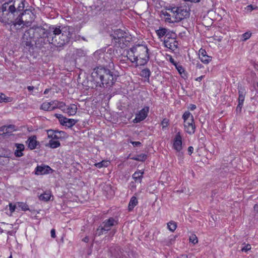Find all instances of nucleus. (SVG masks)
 I'll return each instance as SVG.
<instances>
[{
    "label": "nucleus",
    "instance_id": "obj_1",
    "mask_svg": "<svg viewBox=\"0 0 258 258\" xmlns=\"http://www.w3.org/2000/svg\"><path fill=\"white\" fill-rule=\"evenodd\" d=\"M115 70L114 62L109 59L108 64H100L93 70L91 77L96 83L95 87H110L116 82L119 76Z\"/></svg>",
    "mask_w": 258,
    "mask_h": 258
},
{
    "label": "nucleus",
    "instance_id": "obj_2",
    "mask_svg": "<svg viewBox=\"0 0 258 258\" xmlns=\"http://www.w3.org/2000/svg\"><path fill=\"white\" fill-rule=\"evenodd\" d=\"M25 0H11L4 3L0 7V22L5 25L15 23L21 5Z\"/></svg>",
    "mask_w": 258,
    "mask_h": 258
},
{
    "label": "nucleus",
    "instance_id": "obj_3",
    "mask_svg": "<svg viewBox=\"0 0 258 258\" xmlns=\"http://www.w3.org/2000/svg\"><path fill=\"white\" fill-rule=\"evenodd\" d=\"M52 32L51 44L57 47H61L68 44L72 36L70 28L68 26H52Z\"/></svg>",
    "mask_w": 258,
    "mask_h": 258
},
{
    "label": "nucleus",
    "instance_id": "obj_4",
    "mask_svg": "<svg viewBox=\"0 0 258 258\" xmlns=\"http://www.w3.org/2000/svg\"><path fill=\"white\" fill-rule=\"evenodd\" d=\"M49 29H46L41 26H33L32 27V31L34 36L35 47L41 49L47 44H51L52 38V32Z\"/></svg>",
    "mask_w": 258,
    "mask_h": 258
},
{
    "label": "nucleus",
    "instance_id": "obj_5",
    "mask_svg": "<svg viewBox=\"0 0 258 258\" xmlns=\"http://www.w3.org/2000/svg\"><path fill=\"white\" fill-rule=\"evenodd\" d=\"M133 54L136 53L137 55H134V60L127 57V59L132 62H135L136 66H144L148 62L150 57L149 54V49L147 45H136L129 49Z\"/></svg>",
    "mask_w": 258,
    "mask_h": 258
},
{
    "label": "nucleus",
    "instance_id": "obj_6",
    "mask_svg": "<svg viewBox=\"0 0 258 258\" xmlns=\"http://www.w3.org/2000/svg\"><path fill=\"white\" fill-rule=\"evenodd\" d=\"M25 3L23 2L20 6H21L20 11L19 13H18V15L16 16V22L13 23L15 26H17V25L20 26L21 24L30 22L35 18V16L32 12V8L24 10Z\"/></svg>",
    "mask_w": 258,
    "mask_h": 258
},
{
    "label": "nucleus",
    "instance_id": "obj_7",
    "mask_svg": "<svg viewBox=\"0 0 258 258\" xmlns=\"http://www.w3.org/2000/svg\"><path fill=\"white\" fill-rule=\"evenodd\" d=\"M35 40L32 29L31 27L25 31L22 38L21 44L29 51L34 50L35 44L33 43V41L35 42Z\"/></svg>",
    "mask_w": 258,
    "mask_h": 258
},
{
    "label": "nucleus",
    "instance_id": "obj_8",
    "mask_svg": "<svg viewBox=\"0 0 258 258\" xmlns=\"http://www.w3.org/2000/svg\"><path fill=\"white\" fill-rule=\"evenodd\" d=\"M127 33L120 29L114 31L113 33L110 35L114 41L115 45L118 44V46L122 47L124 44V41L126 38Z\"/></svg>",
    "mask_w": 258,
    "mask_h": 258
},
{
    "label": "nucleus",
    "instance_id": "obj_9",
    "mask_svg": "<svg viewBox=\"0 0 258 258\" xmlns=\"http://www.w3.org/2000/svg\"><path fill=\"white\" fill-rule=\"evenodd\" d=\"M190 9L186 5L178 6V13L175 15V20L172 21V23L178 22L184 19L188 18L190 15Z\"/></svg>",
    "mask_w": 258,
    "mask_h": 258
},
{
    "label": "nucleus",
    "instance_id": "obj_10",
    "mask_svg": "<svg viewBox=\"0 0 258 258\" xmlns=\"http://www.w3.org/2000/svg\"><path fill=\"white\" fill-rule=\"evenodd\" d=\"M55 100H53L49 102H43L40 106V109L44 111H49L54 110L56 108H59L61 109L62 111H65V109H63V108L66 106L65 103H61L59 106H54L51 107V105L55 104Z\"/></svg>",
    "mask_w": 258,
    "mask_h": 258
},
{
    "label": "nucleus",
    "instance_id": "obj_11",
    "mask_svg": "<svg viewBox=\"0 0 258 258\" xmlns=\"http://www.w3.org/2000/svg\"><path fill=\"white\" fill-rule=\"evenodd\" d=\"M173 149L176 150L178 153V156L180 157H183V153L181 152L182 149V137L180 132L176 133L174 139L173 144L172 146Z\"/></svg>",
    "mask_w": 258,
    "mask_h": 258
},
{
    "label": "nucleus",
    "instance_id": "obj_12",
    "mask_svg": "<svg viewBox=\"0 0 258 258\" xmlns=\"http://www.w3.org/2000/svg\"><path fill=\"white\" fill-rule=\"evenodd\" d=\"M48 138L54 140L63 139L68 137L67 134L64 131L58 130H47Z\"/></svg>",
    "mask_w": 258,
    "mask_h": 258
},
{
    "label": "nucleus",
    "instance_id": "obj_13",
    "mask_svg": "<svg viewBox=\"0 0 258 258\" xmlns=\"http://www.w3.org/2000/svg\"><path fill=\"white\" fill-rule=\"evenodd\" d=\"M94 57L99 63V66L100 64H108L109 60L111 59L109 57H108V59L106 58L105 53L102 49L96 51L94 53Z\"/></svg>",
    "mask_w": 258,
    "mask_h": 258
},
{
    "label": "nucleus",
    "instance_id": "obj_14",
    "mask_svg": "<svg viewBox=\"0 0 258 258\" xmlns=\"http://www.w3.org/2000/svg\"><path fill=\"white\" fill-rule=\"evenodd\" d=\"M149 111V107L148 106L144 107L136 115V117L134 120V122L135 123H138L144 120L147 117Z\"/></svg>",
    "mask_w": 258,
    "mask_h": 258
},
{
    "label": "nucleus",
    "instance_id": "obj_15",
    "mask_svg": "<svg viewBox=\"0 0 258 258\" xmlns=\"http://www.w3.org/2000/svg\"><path fill=\"white\" fill-rule=\"evenodd\" d=\"M110 255L114 258H121L123 256V251L121 248L117 245H114L110 248Z\"/></svg>",
    "mask_w": 258,
    "mask_h": 258
},
{
    "label": "nucleus",
    "instance_id": "obj_16",
    "mask_svg": "<svg viewBox=\"0 0 258 258\" xmlns=\"http://www.w3.org/2000/svg\"><path fill=\"white\" fill-rule=\"evenodd\" d=\"M102 224L107 229V231H109L112 227L118 225V221L117 219L110 217L104 220Z\"/></svg>",
    "mask_w": 258,
    "mask_h": 258
},
{
    "label": "nucleus",
    "instance_id": "obj_17",
    "mask_svg": "<svg viewBox=\"0 0 258 258\" xmlns=\"http://www.w3.org/2000/svg\"><path fill=\"white\" fill-rule=\"evenodd\" d=\"M53 170L48 165L37 166L35 170L36 175H43L52 173Z\"/></svg>",
    "mask_w": 258,
    "mask_h": 258
},
{
    "label": "nucleus",
    "instance_id": "obj_18",
    "mask_svg": "<svg viewBox=\"0 0 258 258\" xmlns=\"http://www.w3.org/2000/svg\"><path fill=\"white\" fill-rule=\"evenodd\" d=\"M36 136L34 135L30 137L27 141H26V143L28 144V147L30 150H34L37 148H39L40 144L39 142L37 141Z\"/></svg>",
    "mask_w": 258,
    "mask_h": 258
},
{
    "label": "nucleus",
    "instance_id": "obj_19",
    "mask_svg": "<svg viewBox=\"0 0 258 258\" xmlns=\"http://www.w3.org/2000/svg\"><path fill=\"white\" fill-rule=\"evenodd\" d=\"M184 126L186 133L189 135L195 133L196 130V125L195 124L194 119L190 118V122H184Z\"/></svg>",
    "mask_w": 258,
    "mask_h": 258
},
{
    "label": "nucleus",
    "instance_id": "obj_20",
    "mask_svg": "<svg viewBox=\"0 0 258 258\" xmlns=\"http://www.w3.org/2000/svg\"><path fill=\"white\" fill-rule=\"evenodd\" d=\"M16 149L14 152V155L17 157H21L24 155L23 151L25 149V146L22 144H15Z\"/></svg>",
    "mask_w": 258,
    "mask_h": 258
},
{
    "label": "nucleus",
    "instance_id": "obj_21",
    "mask_svg": "<svg viewBox=\"0 0 258 258\" xmlns=\"http://www.w3.org/2000/svg\"><path fill=\"white\" fill-rule=\"evenodd\" d=\"M238 89L239 94V97L238 99V102L243 103L245 95L246 94L245 89L241 86H238Z\"/></svg>",
    "mask_w": 258,
    "mask_h": 258
},
{
    "label": "nucleus",
    "instance_id": "obj_22",
    "mask_svg": "<svg viewBox=\"0 0 258 258\" xmlns=\"http://www.w3.org/2000/svg\"><path fill=\"white\" fill-rule=\"evenodd\" d=\"M108 232L107 229H106L105 227L101 224L96 230L95 232V235L96 236H99L100 235H103V234H105Z\"/></svg>",
    "mask_w": 258,
    "mask_h": 258
},
{
    "label": "nucleus",
    "instance_id": "obj_23",
    "mask_svg": "<svg viewBox=\"0 0 258 258\" xmlns=\"http://www.w3.org/2000/svg\"><path fill=\"white\" fill-rule=\"evenodd\" d=\"M143 174L144 172H141V171L135 172L133 175V178L134 179L135 182L141 183Z\"/></svg>",
    "mask_w": 258,
    "mask_h": 258
},
{
    "label": "nucleus",
    "instance_id": "obj_24",
    "mask_svg": "<svg viewBox=\"0 0 258 258\" xmlns=\"http://www.w3.org/2000/svg\"><path fill=\"white\" fill-rule=\"evenodd\" d=\"M138 202L137 198L133 196L131 198L128 206V210L132 211L134 207L138 204Z\"/></svg>",
    "mask_w": 258,
    "mask_h": 258
},
{
    "label": "nucleus",
    "instance_id": "obj_25",
    "mask_svg": "<svg viewBox=\"0 0 258 258\" xmlns=\"http://www.w3.org/2000/svg\"><path fill=\"white\" fill-rule=\"evenodd\" d=\"M77 107L75 104H71L67 109L66 112L69 115H74L77 113Z\"/></svg>",
    "mask_w": 258,
    "mask_h": 258
},
{
    "label": "nucleus",
    "instance_id": "obj_26",
    "mask_svg": "<svg viewBox=\"0 0 258 258\" xmlns=\"http://www.w3.org/2000/svg\"><path fill=\"white\" fill-rule=\"evenodd\" d=\"M60 146V143L58 141H54V139L50 140L49 143L46 145V147H49L52 149H55Z\"/></svg>",
    "mask_w": 258,
    "mask_h": 258
},
{
    "label": "nucleus",
    "instance_id": "obj_27",
    "mask_svg": "<svg viewBox=\"0 0 258 258\" xmlns=\"http://www.w3.org/2000/svg\"><path fill=\"white\" fill-rule=\"evenodd\" d=\"M176 37V34L174 32L168 30L164 39L171 40L172 41H174V43H177V41L175 40Z\"/></svg>",
    "mask_w": 258,
    "mask_h": 258
},
{
    "label": "nucleus",
    "instance_id": "obj_28",
    "mask_svg": "<svg viewBox=\"0 0 258 258\" xmlns=\"http://www.w3.org/2000/svg\"><path fill=\"white\" fill-rule=\"evenodd\" d=\"M168 29L163 27H160L158 30H156V33L159 38L164 36H166Z\"/></svg>",
    "mask_w": 258,
    "mask_h": 258
},
{
    "label": "nucleus",
    "instance_id": "obj_29",
    "mask_svg": "<svg viewBox=\"0 0 258 258\" xmlns=\"http://www.w3.org/2000/svg\"><path fill=\"white\" fill-rule=\"evenodd\" d=\"M147 155L146 154H141L132 157L131 159L138 161H145L147 159Z\"/></svg>",
    "mask_w": 258,
    "mask_h": 258
},
{
    "label": "nucleus",
    "instance_id": "obj_30",
    "mask_svg": "<svg viewBox=\"0 0 258 258\" xmlns=\"http://www.w3.org/2000/svg\"><path fill=\"white\" fill-rule=\"evenodd\" d=\"M66 120V123L65 124V126H67L69 128L72 127L73 125H74L78 121L77 120H75L71 118H64Z\"/></svg>",
    "mask_w": 258,
    "mask_h": 258
},
{
    "label": "nucleus",
    "instance_id": "obj_31",
    "mask_svg": "<svg viewBox=\"0 0 258 258\" xmlns=\"http://www.w3.org/2000/svg\"><path fill=\"white\" fill-rule=\"evenodd\" d=\"M140 75H141V76H142V77L147 78L149 80L150 76L151 75V72L149 69L146 68V69H143L141 72Z\"/></svg>",
    "mask_w": 258,
    "mask_h": 258
},
{
    "label": "nucleus",
    "instance_id": "obj_32",
    "mask_svg": "<svg viewBox=\"0 0 258 258\" xmlns=\"http://www.w3.org/2000/svg\"><path fill=\"white\" fill-rule=\"evenodd\" d=\"M51 195L49 192H45L39 196V199L43 201H48Z\"/></svg>",
    "mask_w": 258,
    "mask_h": 258
},
{
    "label": "nucleus",
    "instance_id": "obj_33",
    "mask_svg": "<svg viewBox=\"0 0 258 258\" xmlns=\"http://www.w3.org/2000/svg\"><path fill=\"white\" fill-rule=\"evenodd\" d=\"M108 164H109V163L107 161L102 160V161H101L100 162L95 163L94 166L97 168H101L103 167H107L108 166Z\"/></svg>",
    "mask_w": 258,
    "mask_h": 258
},
{
    "label": "nucleus",
    "instance_id": "obj_34",
    "mask_svg": "<svg viewBox=\"0 0 258 258\" xmlns=\"http://www.w3.org/2000/svg\"><path fill=\"white\" fill-rule=\"evenodd\" d=\"M54 116L58 119L61 125L65 126V124L66 123V120H64V118H66L67 117H64L62 115L60 114L56 113L54 114Z\"/></svg>",
    "mask_w": 258,
    "mask_h": 258
},
{
    "label": "nucleus",
    "instance_id": "obj_35",
    "mask_svg": "<svg viewBox=\"0 0 258 258\" xmlns=\"http://www.w3.org/2000/svg\"><path fill=\"white\" fill-rule=\"evenodd\" d=\"M182 118L184 120V122H186L188 119L194 118V116L189 111H186L183 113Z\"/></svg>",
    "mask_w": 258,
    "mask_h": 258
},
{
    "label": "nucleus",
    "instance_id": "obj_36",
    "mask_svg": "<svg viewBox=\"0 0 258 258\" xmlns=\"http://www.w3.org/2000/svg\"><path fill=\"white\" fill-rule=\"evenodd\" d=\"M17 205H18V207L20 208L23 211H26L29 210V207L26 203L18 202Z\"/></svg>",
    "mask_w": 258,
    "mask_h": 258
},
{
    "label": "nucleus",
    "instance_id": "obj_37",
    "mask_svg": "<svg viewBox=\"0 0 258 258\" xmlns=\"http://www.w3.org/2000/svg\"><path fill=\"white\" fill-rule=\"evenodd\" d=\"M167 227L170 231L173 232L177 228V225L175 222L171 221L167 224Z\"/></svg>",
    "mask_w": 258,
    "mask_h": 258
},
{
    "label": "nucleus",
    "instance_id": "obj_38",
    "mask_svg": "<svg viewBox=\"0 0 258 258\" xmlns=\"http://www.w3.org/2000/svg\"><path fill=\"white\" fill-rule=\"evenodd\" d=\"M86 52L82 49H78L76 51V56L77 58L83 57L86 56Z\"/></svg>",
    "mask_w": 258,
    "mask_h": 258
},
{
    "label": "nucleus",
    "instance_id": "obj_39",
    "mask_svg": "<svg viewBox=\"0 0 258 258\" xmlns=\"http://www.w3.org/2000/svg\"><path fill=\"white\" fill-rule=\"evenodd\" d=\"M201 60L204 63L207 64L212 60V57L207 54L204 56L200 57Z\"/></svg>",
    "mask_w": 258,
    "mask_h": 258
},
{
    "label": "nucleus",
    "instance_id": "obj_40",
    "mask_svg": "<svg viewBox=\"0 0 258 258\" xmlns=\"http://www.w3.org/2000/svg\"><path fill=\"white\" fill-rule=\"evenodd\" d=\"M189 241L190 242H192L194 244L197 243L198 242V239L196 234H192L189 238Z\"/></svg>",
    "mask_w": 258,
    "mask_h": 258
},
{
    "label": "nucleus",
    "instance_id": "obj_41",
    "mask_svg": "<svg viewBox=\"0 0 258 258\" xmlns=\"http://www.w3.org/2000/svg\"><path fill=\"white\" fill-rule=\"evenodd\" d=\"M172 43L173 42L171 40L164 39V44L165 47L171 49H172Z\"/></svg>",
    "mask_w": 258,
    "mask_h": 258
},
{
    "label": "nucleus",
    "instance_id": "obj_42",
    "mask_svg": "<svg viewBox=\"0 0 258 258\" xmlns=\"http://www.w3.org/2000/svg\"><path fill=\"white\" fill-rule=\"evenodd\" d=\"M9 98L6 97L5 95L2 93L0 95V102H8L9 101Z\"/></svg>",
    "mask_w": 258,
    "mask_h": 258
},
{
    "label": "nucleus",
    "instance_id": "obj_43",
    "mask_svg": "<svg viewBox=\"0 0 258 258\" xmlns=\"http://www.w3.org/2000/svg\"><path fill=\"white\" fill-rule=\"evenodd\" d=\"M245 9L247 11V12H251V11H252L253 10H257L258 9V7L257 6H253V5H249L248 6H247L245 8Z\"/></svg>",
    "mask_w": 258,
    "mask_h": 258
},
{
    "label": "nucleus",
    "instance_id": "obj_44",
    "mask_svg": "<svg viewBox=\"0 0 258 258\" xmlns=\"http://www.w3.org/2000/svg\"><path fill=\"white\" fill-rule=\"evenodd\" d=\"M168 10H170L171 12L173 13L174 16H175V14L178 13V7H171V8H169Z\"/></svg>",
    "mask_w": 258,
    "mask_h": 258
},
{
    "label": "nucleus",
    "instance_id": "obj_45",
    "mask_svg": "<svg viewBox=\"0 0 258 258\" xmlns=\"http://www.w3.org/2000/svg\"><path fill=\"white\" fill-rule=\"evenodd\" d=\"M169 122V120L167 118H164L163 120L162 121L161 124L162 125V128H164V127H166Z\"/></svg>",
    "mask_w": 258,
    "mask_h": 258
},
{
    "label": "nucleus",
    "instance_id": "obj_46",
    "mask_svg": "<svg viewBox=\"0 0 258 258\" xmlns=\"http://www.w3.org/2000/svg\"><path fill=\"white\" fill-rule=\"evenodd\" d=\"M207 54V52L206 51V50L205 49H203L202 48L200 49L199 53V58L201 57V56H204Z\"/></svg>",
    "mask_w": 258,
    "mask_h": 258
},
{
    "label": "nucleus",
    "instance_id": "obj_47",
    "mask_svg": "<svg viewBox=\"0 0 258 258\" xmlns=\"http://www.w3.org/2000/svg\"><path fill=\"white\" fill-rule=\"evenodd\" d=\"M251 249V246L249 244H247L245 246H244L242 249V251L247 252Z\"/></svg>",
    "mask_w": 258,
    "mask_h": 258
},
{
    "label": "nucleus",
    "instance_id": "obj_48",
    "mask_svg": "<svg viewBox=\"0 0 258 258\" xmlns=\"http://www.w3.org/2000/svg\"><path fill=\"white\" fill-rule=\"evenodd\" d=\"M243 103H239L238 102V104L236 107V112L238 113H240L241 111V109H242V106H243Z\"/></svg>",
    "mask_w": 258,
    "mask_h": 258
},
{
    "label": "nucleus",
    "instance_id": "obj_49",
    "mask_svg": "<svg viewBox=\"0 0 258 258\" xmlns=\"http://www.w3.org/2000/svg\"><path fill=\"white\" fill-rule=\"evenodd\" d=\"M9 206L11 213H13L16 209V205H13L12 203H10Z\"/></svg>",
    "mask_w": 258,
    "mask_h": 258
},
{
    "label": "nucleus",
    "instance_id": "obj_50",
    "mask_svg": "<svg viewBox=\"0 0 258 258\" xmlns=\"http://www.w3.org/2000/svg\"><path fill=\"white\" fill-rule=\"evenodd\" d=\"M175 66L176 67V69H177L178 71L179 72V73L180 74H181L182 72H184V70L181 66H180V65L177 66V64H176Z\"/></svg>",
    "mask_w": 258,
    "mask_h": 258
},
{
    "label": "nucleus",
    "instance_id": "obj_51",
    "mask_svg": "<svg viewBox=\"0 0 258 258\" xmlns=\"http://www.w3.org/2000/svg\"><path fill=\"white\" fill-rule=\"evenodd\" d=\"M243 38H244V40H247V39H248L250 36H251V33H249L248 32H246V33H245L243 34Z\"/></svg>",
    "mask_w": 258,
    "mask_h": 258
},
{
    "label": "nucleus",
    "instance_id": "obj_52",
    "mask_svg": "<svg viewBox=\"0 0 258 258\" xmlns=\"http://www.w3.org/2000/svg\"><path fill=\"white\" fill-rule=\"evenodd\" d=\"M131 143L134 147H138L141 145V143L140 142L132 141Z\"/></svg>",
    "mask_w": 258,
    "mask_h": 258
},
{
    "label": "nucleus",
    "instance_id": "obj_53",
    "mask_svg": "<svg viewBox=\"0 0 258 258\" xmlns=\"http://www.w3.org/2000/svg\"><path fill=\"white\" fill-rule=\"evenodd\" d=\"M114 52V49L112 48H110L109 49H108L107 50V52L106 53H105V54H106V57H108L107 56V54H109V55H111L112 53H113Z\"/></svg>",
    "mask_w": 258,
    "mask_h": 258
},
{
    "label": "nucleus",
    "instance_id": "obj_54",
    "mask_svg": "<svg viewBox=\"0 0 258 258\" xmlns=\"http://www.w3.org/2000/svg\"><path fill=\"white\" fill-rule=\"evenodd\" d=\"M50 233H51V236L54 238H55L56 237V235H55V230L54 229H52L51 230V231H50Z\"/></svg>",
    "mask_w": 258,
    "mask_h": 258
},
{
    "label": "nucleus",
    "instance_id": "obj_55",
    "mask_svg": "<svg viewBox=\"0 0 258 258\" xmlns=\"http://www.w3.org/2000/svg\"><path fill=\"white\" fill-rule=\"evenodd\" d=\"M187 151H188L189 155H190L193 152L194 148L192 146H189L188 148Z\"/></svg>",
    "mask_w": 258,
    "mask_h": 258
},
{
    "label": "nucleus",
    "instance_id": "obj_56",
    "mask_svg": "<svg viewBox=\"0 0 258 258\" xmlns=\"http://www.w3.org/2000/svg\"><path fill=\"white\" fill-rule=\"evenodd\" d=\"M188 108L191 110H194L196 108V105L195 104H191L189 105Z\"/></svg>",
    "mask_w": 258,
    "mask_h": 258
},
{
    "label": "nucleus",
    "instance_id": "obj_57",
    "mask_svg": "<svg viewBox=\"0 0 258 258\" xmlns=\"http://www.w3.org/2000/svg\"><path fill=\"white\" fill-rule=\"evenodd\" d=\"M254 211L258 213V205L255 204L253 207Z\"/></svg>",
    "mask_w": 258,
    "mask_h": 258
},
{
    "label": "nucleus",
    "instance_id": "obj_58",
    "mask_svg": "<svg viewBox=\"0 0 258 258\" xmlns=\"http://www.w3.org/2000/svg\"><path fill=\"white\" fill-rule=\"evenodd\" d=\"M170 61L174 66H176L177 64L176 62L174 61V59L172 57H170Z\"/></svg>",
    "mask_w": 258,
    "mask_h": 258
},
{
    "label": "nucleus",
    "instance_id": "obj_59",
    "mask_svg": "<svg viewBox=\"0 0 258 258\" xmlns=\"http://www.w3.org/2000/svg\"><path fill=\"white\" fill-rule=\"evenodd\" d=\"M89 237L87 236L84 237L83 239V241L86 243H87L89 241Z\"/></svg>",
    "mask_w": 258,
    "mask_h": 258
},
{
    "label": "nucleus",
    "instance_id": "obj_60",
    "mask_svg": "<svg viewBox=\"0 0 258 258\" xmlns=\"http://www.w3.org/2000/svg\"><path fill=\"white\" fill-rule=\"evenodd\" d=\"M34 88L33 86H29L27 87V89L30 91L33 90Z\"/></svg>",
    "mask_w": 258,
    "mask_h": 258
},
{
    "label": "nucleus",
    "instance_id": "obj_61",
    "mask_svg": "<svg viewBox=\"0 0 258 258\" xmlns=\"http://www.w3.org/2000/svg\"><path fill=\"white\" fill-rule=\"evenodd\" d=\"M204 77V76H201L197 78L196 80V81H201L203 79Z\"/></svg>",
    "mask_w": 258,
    "mask_h": 258
},
{
    "label": "nucleus",
    "instance_id": "obj_62",
    "mask_svg": "<svg viewBox=\"0 0 258 258\" xmlns=\"http://www.w3.org/2000/svg\"><path fill=\"white\" fill-rule=\"evenodd\" d=\"M51 90V89H49V88H47V89H46L44 91V94H47L49 91Z\"/></svg>",
    "mask_w": 258,
    "mask_h": 258
},
{
    "label": "nucleus",
    "instance_id": "obj_63",
    "mask_svg": "<svg viewBox=\"0 0 258 258\" xmlns=\"http://www.w3.org/2000/svg\"><path fill=\"white\" fill-rule=\"evenodd\" d=\"M177 258H187V256L185 254H182L178 257Z\"/></svg>",
    "mask_w": 258,
    "mask_h": 258
},
{
    "label": "nucleus",
    "instance_id": "obj_64",
    "mask_svg": "<svg viewBox=\"0 0 258 258\" xmlns=\"http://www.w3.org/2000/svg\"><path fill=\"white\" fill-rule=\"evenodd\" d=\"M55 101H56V103H55L56 104H54V106H59V105H60V103H63V102H59V101H56V100H55Z\"/></svg>",
    "mask_w": 258,
    "mask_h": 258
}]
</instances>
